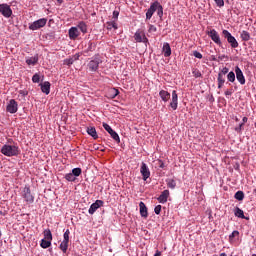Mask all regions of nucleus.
<instances>
[{"instance_id": "obj_6", "label": "nucleus", "mask_w": 256, "mask_h": 256, "mask_svg": "<svg viewBox=\"0 0 256 256\" xmlns=\"http://www.w3.org/2000/svg\"><path fill=\"white\" fill-rule=\"evenodd\" d=\"M69 235H71V232L69 231V229H67L65 232H64V239L63 241L61 242L59 248L64 252V253H67V249H69Z\"/></svg>"}, {"instance_id": "obj_59", "label": "nucleus", "mask_w": 256, "mask_h": 256, "mask_svg": "<svg viewBox=\"0 0 256 256\" xmlns=\"http://www.w3.org/2000/svg\"><path fill=\"white\" fill-rule=\"evenodd\" d=\"M21 94H22V95H27V93H25V92H21Z\"/></svg>"}, {"instance_id": "obj_29", "label": "nucleus", "mask_w": 256, "mask_h": 256, "mask_svg": "<svg viewBox=\"0 0 256 256\" xmlns=\"http://www.w3.org/2000/svg\"><path fill=\"white\" fill-rule=\"evenodd\" d=\"M51 245V240H47V239H42L40 246L42 247V249H49V246Z\"/></svg>"}, {"instance_id": "obj_17", "label": "nucleus", "mask_w": 256, "mask_h": 256, "mask_svg": "<svg viewBox=\"0 0 256 256\" xmlns=\"http://www.w3.org/2000/svg\"><path fill=\"white\" fill-rule=\"evenodd\" d=\"M40 86L42 93H45V95H49V93H51V83L49 81L40 84Z\"/></svg>"}, {"instance_id": "obj_13", "label": "nucleus", "mask_w": 256, "mask_h": 256, "mask_svg": "<svg viewBox=\"0 0 256 256\" xmlns=\"http://www.w3.org/2000/svg\"><path fill=\"white\" fill-rule=\"evenodd\" d=\"M103 61H101L98 57L94 58L88 63L89 71L95 72L99 69V65H101Z\"/></svg>"}, {"instance_id": "obj_30", "label": "nucleus", "mask_w": 256, "mask_h": 256, "mask_svg": "<svg viewBox=\"0 0 256 256\" xmlns=\"http://www.w3.org/2000/svg\"><path fill=\"white\" fill-rule=\"evenodd\" d=\"M234 198L237 199V201H243V199H245V193H243V191H237Z\"/></svg>"}, {"instance_id": "obj_3", "label": "nucleus", "mask_w": 256, "mask_h": 256, "mask_svg": "<svg viewBox=\"0 0 256 256\" xmlns=\"http://www.w3.org/2000/svg\"><path fill=\"white\" fill-rule=\"evenodd\" d=\"M47 25V18H41L29 24L30 31H37Z\"/></svg>"}, {"instance_id": "obj_2", "label": "nucleus", "mask_w": 256, "mask_h": 256, "mask_svg": "<svg viewBox=\"0 0 256 256\" xmlns=\"http://www.w3.org/2000/svg\"><path fill=\"white\" fill-rule=\"evenodd\" d=\"M222 35L224 39L227 40L232 49H237V47H239V42H237V39H235L228 30H223Z\"/></svg>"}, {"instance_id": "obj_1", "label": "nucleus", "mask_w": 256, "mask_h": 256, "mask_svg": "<svg viewBox=\"0 0 256 256\" xmlns=\"http://www.w3.org/2000/svg\"><path fill=\"white\" fill-rule=\"evenodd\" d=\"M0 152L2 155H5V157H17V155L21 153V150H19V146L17 145L5 144L2 146Z\"/></svg>"}, {"instance_id": "obj_11", "label": "nucleus", "mask_w": 256, "mask_h": 256, "mask_svg": "<svg viewBox=\"0 0 256 256\" xmlns=\"http://www.w3.org/2000/svg\"><path fill=\"white\" fill-rule=\"evenodd\" d=\"M140 173L142 175L143 181H147L149 177H151V171L149 170V166L145 162H142L140 167Z\"/></svg>"}, {"instance_id": "obj_25", "label": "nucleus", "mask_w": 256, "mask_h": 256, "mask_svg": "<svg viewBox=\"0 0 256 256\" xmlns=\"http://www.w3.org/2000/svg\"><path fill=\"white\" fill-rule=\"evenodd\" d=\"M77 29L81 31V33H87V24L84 21H81L77 25Z\"/></svg>"}, {"instance_id": "obj_31", "label": "nucleus", "mask_w": 256, "mask_h": 256, "mask_svg": "<svg viewBox=\"0 0 256 256\" xmlns=\"http://www.w3.org/2000/svg\"><path fill=\"white\" fill-rule=\"evenodd\" d=\"M39 61V58L37 57H31L26 60L27 65H37V62Z\"/></svg>"}, {"instance_id": "obj_19", "label": "nucleus", "mask_w": 256, "mask_h": 256, "mask_svg": "<svg viewBox=\"0 0 256 256\" xmlns=\"http://www.w3.org/2000/svg\"><path fill=\"white\" fill-rule=\"evenodd\" d=\"M167 199H169V190H164L157 198V200L162 204L167 203Z\"/></svg>"}, {"instance_id": "obj_51", "label": "nucleus", "mask_w": 256, "mask_h": 256, "mask_svg": "<svg viewBox=\"0 0 256 256\" xmlns=\"http://www.w3.org/2000/svg\"><path fill=\"white\" fill-rule=\"evenodd\" d=\"M242 130H243V123L239 124V126L235 128V131H237V133H241Z\"/></svg>"}, {"instance_id": "obj_38", "label": "nucleus", "mask_w": 256, "mask_h": 256, "mask_svg": "<svg viewBox=\"0 0 256 256\" xmlns=\"http://www.w3.org/2000/svg\"><path fill=\"white\" fill-rule=\"evenodd\" d=\"M81 173H82L81 168H74V169L72 170V174H73L75 177H79V175H81Z\"/></svg>"}, {"instance_id": "obj_48", "label": "nucleus", "mask_w": 256, "mask_h": 256, "mask_svg": "<svg viewBox=\"0 0 256 256\" xmlns=\"http://www.w3.org/2000/svg\"><path fill=\"white\" fill-rule=\"evenodd\" d=\"M153 13H155V12H153L152 10H147V12H146V19H151V17H153Z\"/></svg>"}, {"instance_id": "obj_57", "label": "nucleus", "mask_w": 256, "mask_h": 256, "mask_svg": "<svg viewBox=\"0 0 256 256\" xmlns=\"http://www.w3.org/2000/svg\"><path fill=\"white\" fill-rule=\"evenodd\" d=\"M220 256H227L225 252L221 253Z\"/></svg>"}, {"instance_id": "obj_37", "label": "nucleus", "mask_w": 256, "mask_h": 256, "mask_svg": "<svg viewBox=\"0 0 256 256\" xmlns=\"http://www.w3.org/2000/svg\"><path fill=\"white\" fill-rule=\"evenodd\" d=\"M110 93H111V99H115V97H117V95H119V90L115 89V88H112L110 90Z\"/></svg>"}, {"instance_id": "obj_36", "label": "nucleus", "mask_w": 256, "mask_h": 256, "mask_svg": "<svg viewBox=\"0 0 256 256\" xmlns=\"http://www.w3.org/2000/svg\"><path fill=\"white\" fill-rule=\"evenodd\" d=\"M116 20H113L112 22H108L107 23V29L111 30V29H117V22H115Z\"/></svg>"}, {"instance_id": "obj_20", "label": "nucleus", "mask_w": 256, "mask_h": 256, "mask_svg": "<svg viewBox=\"0 0 256 256\" xmlns=\"http://www.w3.org/2000/svg\"><path fill=\"white\" fill-rule=\"evenodd\" d=\"M139 207H140L141 217H143L144 219H147V217H149V213L147 211V206L143 202H140Z\"/></svg>"}, {"instance_id": "obj_42", "label": "nucleus", "mask_w": 256, "mask_h": 256, "mask_svg": "<svg viewBox=\"0 0 256 256\" xmlns=\"http://www.w3.org/2000/svg\"><path fill=\"white\" fill-rule=\"evenodd\" d=\"M219 74L224 76L229 75V68L224 67L223 69L220 70Z\"/></svg>"}, {"instance_id": "obj_34", "label": "nucleus", "mask_w": 256, "mask_h": 256, "mask_svg": "<svg viewBox=\"0 0 256 256\" xmlns=\"http://www.w3.org/2000/svg\"><path fill=\"white\" fill-rule=\"evenodd\" d=\"M159 5H160L159 2H158V1H155L154 3H152V4L150 5L149 10L152 11L153 13H155V11H157Z\"/></svg>"}, {"instance_id": "obj_22", "label": "nucleus", "mask_w": 256, "mask_h": 256, "mask_svg": "<svg viewBox=\"0 0 256 256\" xmlns=\"http://www.w3.org/2000/svg\"><path fill=\"white\" fill-rule=\"evenodd\" d=\"M87 133L88 135H90V137L94 139H99V135H97V129H95V127H88Z\"/></svg>"}, {"instance_id": "obj_56", "label": "nucleus", "mask_w": 256, "mask_h": 256, "mask_svg": "<svg viewBox=\"0 0 256 256\" xmlns=\"http://www.w3.org/2000/svg\"><path fill=\"white\" fill-rule=\"evenodd\" d=\"M57 3H59V5H61V3H63V0H56Z\"/></svg>"}, {"instance_id": "obj_62", "label": "nucleus", "mask_w": 256, "mask_h": 256, "mask_svg": "<svg viewBox=\"0 0 256 256\" xmlns=\"http://www.w3.org/2000/svg\"><path fill=\"white\" fill-rule=\"evenodd\" d=\"M223 57H225V56H222L220 59H223Z\"/></svg>"}, {"instance_id": "obj_58", "label": "nucleus", "mask_w": 256, "mask_h": 256, "mask_svg": "<svg viewBox=\"0 0 256 256\" xmlns=\"http://www.w3.org/2000/svg\"><path fill=\"white\" fill-rule=\"evenodd\" d=\"M92 45H93V44H92V43H90V46H89V48H88V50H89V51H91V47H92Z\"/></svg>"}, {"instance_id": "obj_4", "label": "nucleus", "mask_w": 256, "mask_h": 256, "mask_svg": "<svg viewBox=\"0 0 256 256\" xmlns=\"http://www.w3.org/2000/svg\"><path fill=\"white\" fill-rule=\"evenodd\" d=\"M22 197L28 203V205H31L35 201V196L31 193V188L25 186L22 191Z\"/></svg>"}, {"instance_id": "obj_33", "label": "nucleus", "mask_w": 256, "mask_h": 256, "mask_svg": "<svg viewBox=\"0 0 256 256\" xmlns=\"http://www.w3.org/2000/svg\"><path fill=\"white\" fill-rule=\"evenodd\" d=\"M235 237H239V231L234 230L230 235H229V242L233 243V239H235Z\"/></svg>"}, {"instance_id": "obj_15", "label": "nucleus", "mask_w": 256, "mask_h": 256, "mask_svg": "<svg viewBox=\"0 0 256 256\" xmlns=\"http://www.w3.org/2000/svg\"><path fill=\"white\" fill-rule=\"evenodd\" d=\"M105 202H103L102 200H96L95 203L91 204L88 213L90 215H93L95 213V211H97V209H99V207H103Z\"/></svg>"}, {"instance_id": "obj_44", "label": "nucleus", "mask_w": 256, "mask_h": 256, "mask_svg": "<svg viewBox=\"0 0 256 256\" xmlns=\"http://www.w3.org/2000/svg\"><path fill=\"white\" fill-rule=\"evenodd\" d=\"M148 31H149V33H155V32H157V27H155V25H153V24H150Z\"/></svg>"}, {"instance_id": "obj_24", "label": "nucleus", "mask_w": 256, "mask_h": 256, "mask_svg": "<svg viewBox=\"0 0 256 256\" xmlns=\"http://www.w3.org/2000/svg\"><path fill=\"white\" fill-rule=\"evenodd\" d=\"M217 83L218 89H223V85H225V75L218 73Z\"/></svg>"}, {"instance_id": "obj_26", "label": "nucleus", "mask_w": 256, "mask_h": 256, "mask_svg": "<svg viewBox=\"0 0 256 256\" xmlns=\"http://www.w3.org/2000/svg\"><path fill=\"white\" fill-rule=\"evenodd\" d=\"M166 185L169 189H175L177 187V182L173 179H167Z\"/></svg>"}, {"instance_id": "obj_47", "label": "nucleus", "mask_w": 256, "mask_h": 256, "mask_svg": "<svg viewBox=\"0 0 256 256\" xmlns=\"http://www.w3.org/2000/svg\"><path fill=\"white\" fill-rule=\"evenodd\" d=\"M214 1L218 7H223L225 5L224 0H214Z\"/></svg>"}, {"instance_id": "obj_52", "label": "nucleus", "mask_w": 256, "mask_h": 256, "mask_svg": "<svg viewBox=\"0 0 256 256\" xmlns=\"http://www.w3.org/2000/svg\"><path fill=\"white\" fill-rule=\"evenodd\" d=\"M79 57L80 55L79 54H75L74 56H72V60L75 62V61H79Z\"/></svg>"}, {"instance_id": "obj_46", "label": "nucleus", "mask_w": 256, "mask_h": 256, "mask_svg": "<svg viewBox=\"0 0 256 256\" xmlns=\"http://www.w3.org/2000/svg\"><path fill=\"white\" fill-rule=\"evenodd\" d=\"M161 205H157L155 208H154V212L156 215H160L161 214Z\"/></svg>"}, {"instance_id": "obj_53", "label": "nucleus", "mask_w": 256, "mask_h": 256, "mask_svg": "<svg viewBox=\"0 0 256 256\" xmlns=\"http://www.w3.org/2000/svg\"><path fill=\"white\" fill-rule=\"evenodd\" d=\"M159 167H160V169H164L165 168V163H163V161H159Z\"/></svg>"}, {"instance_id": "obj_63", "label": "nucleus", "mask_w": 256, "mask_h": 256, "mask_svg": "<svg viewBox=\"0 0 256 256\" xmlns=\"http://www.w3.org/2000/svg\"><path fill=\"white\" fill-rule=\"evenodd\" d=\"M252 256H256V254H253Z\"/></svg>"}, {"instance_id": "obj_50", "label": "nucleus", "mask_w": 256, "mask_h": 256, "mask_svg": "<svg viewBox=\"0 0 256 256\" xmlns=\"http://www.w3.org/2000/svg\"><path fill=\"white\" fill-rule=\"evenodd\" d=\"M224 95H225L226 97H231V95H233V90H226V91L224 92Z\"/></svg>"}, {"instance_id": "obj_35", "label": "nucleus", "mask_w": 256, "mask_h": 256, "mask_svg": "<svg viewBox=\"0 0 256 256\" xmlns=\"http://www.w3.org/2000/svg\"><path fill=\"white\" fill-rule=\"evenodd\" d=\"M192 75L193 77H195V79H199V77H202L201 71H199V69L194 68L192 70Z\"/></svg>"}, {"instance_id": "obj_28", "label": "nucleus", "mask_w": 256, "mask_h": 256, "mask_svg": "<svg viewBox=\"0 0 256 256\" xmlns=\"http://www.w3.org/2000/svg\"><path fill=\"white\" fill-rule=\"evenodd\" d=\"M44 239L48 241H53V234L51 233L50 229L44 230Z\"/></svg>"}, {"instance_id": "obj_49", "label": "nucleus", "mask_w": 256, "mask_h": 256, "mask_svg": "<svg viewBox=\"0 0 256 256\" xmlns=\"http://www.w3.org/2000/svg\"><path fill=\"white\" fill-rule=\"evenodd\" d=\"M112 19H114V21H117V19H119V11H117V10L113 11Z\"/></svg>"}, {"instance_id": "obj_21", "label": "nucleus", "mask_w": 256, "mask_h": 256, "mask_svg": "<svg viewBox=\"0 0 256 256\" xmlns=\"http://www.w3.org/2000/svg\"><path fill=\"white\" fill-rule=\"evenodd\" d=\"M234 215L235 217H238L239 219H246L248 221L249 217H245V213L243 212V210L239 207H236L234 209Z\"/></svg>"}, {"instance_id": "obj_14", "label": "nucleus", "mask_w": 256, "mask_h": 256, "mask_svg": "<svg viewBox=\"0 0 256 256\" xmlns=\"http://www.w3.org/2000/svg\"><path fill=\"white\" fill-rule=\"evenodd\" d=\"M235 73H236V79L240 85H245L246 80H245V75H243V71L239 66L235 67Z\"/></svg>"}, {"instance_id": "obj_39", "label": "nucleus", "mask_w": 256, "mask_h": 256, "mask_svg": "<svg viewBox=\"0 0 256 256\" xmlns=\"http://www.w3.org/2000/svg\"><path fill=\"white\" fill-rule=\"evenodd\" d=\"M65 179L66 181H75V176L73 175V173H68L65 175Z\"/></svg>"}, {"instance_id": "obj_8", "label": "nucleus", "mask_w": 256, "mask_h": 256, "mask_svg": "<svg viewBox=\"0 0 256 256\" xmlns=\"http://www.w3.org/2000/svg\"><path fill=\"white\" fill-rule=\"evenodd\" d=\"M0 13L3 17L9 19V17L13 15V10H11V6H9V4H0Z\"/></svg>"}, {"instance_id": "obj_43", "label": "nucleus", "mask_w": 256, "mask_h": 256, "mask_svg": "<svg viewBox=\"0 0 256 256\" xmlns=\"http://www.w3.org/2000/svg\"><path fill=\"white\" fill-rule=\"evenodd\" d=\"M194 57H196V59H203V54H201L199 51L195 50L193 52Z\"/></svg>"}, {"instance_id": "obj_10", "label": "nucleus", "mask_w": 256, "mask_h": 256, "mask_svg": "<svg viewBox=\"0 0 256 256\" xmlns=\"http://www.w3.org/2000/svg\"><path fill=\"white\" fill-rule=\"evenodd\" d=\"M169 107H171L173 111H177V107H179V95L177 94V90L172 91V98Z\"/></svg>"}, {"instance_id": "obj_7", "label": "nucleus", "mask_w": 256, "mask_h": 256, "mask_svg": "<svg viewBox=\"0 0 256 256\" xmlns=\"http://www.w3.org/2000/svg\"><path fill=\"white\" fill-rule=\"evenodd\" d=\"M206 33L208 37H210L212 41L216 43V45H219V47H221L222 45L221 37L219 36V33L217 32V30L212 29L210 31H207Z\"/></svg>"}, {"instance_id": "obj_61", "label": "nucleus", "mask_w": 256, "mask_h": 256, "mask_svg": "<svg viewBox=\"0 0 256 256\" xmlns=\"http://www.w3.org/2000/svg\"><path fill=\"white\" fill-rule=\"evenodd\" d=\"M2 235H3V233H2L1 230H0V237H2Z\"/></svg>"}, {"instance_id": "obj_12", "label": "nucleus", "mask_w": 256, "mask_h": 256, "mask_svg": "<svg viewBox=\"0 0 256 256\" xmlns=\"http://www.w3.org/2000/svg\"><path fill=\"white\" fill-rule=\"evenodd\" d=\"M18 110L19 104L17 103V101H15V99H11L6 107V111L8 113L14 114L17 113Z\"/></svg>"}, {"instance_id": "obj_16", "label": "nucleus", "mask_w": 256, "mask_h": 256, "mask_svg": "<svg viewBox=\"0 0 256 256\" xmlns=\"http://www.w3.org/2000/svg\"><path fill=\"white\" fill-rule=\"evenodd\" d=\"M68 35H69L70 39L75 41V39H77V37H79V35H81V33L79 32V28L71 27L68 31Z\"/></svg>"}, {"instance_id": "obj_45", "label": "nucleus", "mask_w": 256, "mask_h": 256, "mask_svg": "<svg viewBox=\"0 0 256 256\" xmlns=\"http://www.w3.org/2000/svg\"><path fill=\"white\" fill-rule=\"evenodd\" d=\"M73 63H75L74 60H73V58H68V59H65V60H64V64H65V65H68V66H69V65H73Z\"/></svg>"}, {"instance_id": "obj_27", "label": "nucleus", "mask_w": 256, "mask_h": 256, "mask_svg": "<svg viewBox=\"0 0 256 256\" xmlns=\"http://www.w3.org/2000/svg\"><path fill=\"white\" fill-rule=\"evenodd\" d=\"M240 37L242 39V41H249V39H251V34H249V32L243 30L240 34Z\"/></svg>"}, {"instance_id": "obj_54", "label": "nucleus", "mask_w": 256, "mask_h": 256, "mask_svg": "<svg viewBox=\"0 0 256 256\" xmlns=\"http://www.w3.org/2000/svg\"><path fill=\"white\" fill-rule=\"evenodd\" d=\"M247 121H248V118L247 117H243V119H242L243 125H245V123H247Z\"/></svg>"}, {"instance_id": "obj_32", "label": "nucleus", "mask_w": 256, "mask_h": 256, "mask_svg": "<svg viewBox=\"0 0 256 256\" xmlns=\"http://www.w3.org/2000/svg\"><path fill=\"white\" fill-rule=\"evenodd\" d=\"M235 72L233 71H230L228 74H227V79L229 81V83H233L235 81Z\"/></svg>"}, {"instance_id": "obj_55", "label": "nucleus", "mask_w": 256, "mask_h": 256, "mask_svg": "<svg viewBox=\"0 0 256 256\" xmlns=\"http://www.w3.org/2000/svg\"><path fill=\"white\" fill-rule=\"evenodd\" d=\"M154 256H161V251L157 250Z\"/></svg>"}, {"instance_id": "obj_40", "label": "nucleus", "mask_w": 256, "mask_h": 256, "mask_svg": "<svg viewBox=\"0 0 256 256\" xmlns=\"http://www.w3.org/2000/svg\"><path fill=\"white\" fill-rule=\"evenodd\" d=\"M32 81L33 83H39V81H41V76H39L38 73L34 74L32 77Z\"/></svg>"}, {"instance_id": "obj_60", "label": "nucleus", "mask_w": 256, "mask_h": 256, "mask_svg": "<svg viewBox=\"0 0 256 256\" xmlns=\"http://www.w3.org/2000/svg\"><path fill=\"white\" fill-rule=\"evenodd\" d=\"M253 193H255V195H256V188L253 190Z\"/></svg>"}, {"instance_id": "obj_23", "label": "nucleus", "mask_w": 256, "mask_h": 256, "mask_svg": "<svg viewBox=\"0 0 256 256\" xmlns=\"http://www.w3.org/2000/svg\"><path fill=\"white\" fill-rule=\"evenodd\" d=\"M163 53L164 57H171V45H169V43H164Z\"/></svg>"}, {"instance_id": "obj_18", "label": "nucleus", "mask_w": 256, "mask_h": 256, "mask_svg": "<svg viewBox=\"0 0 256 256\" xmlns=\"http://www.w3.org/2000/svg\"><path fill=\"white\" fill-rule=\"evenodd\" d=\"M159 97H160V99H162V101L164 103H167V101H169V99H171V93H169L166 90H160Z\"/></svg>"}, {"instance_id": "obj_41", "label": "nucleus", "mask_w": 256, "mask_h": 256, "mask_svg": "<svg viewBox=\"0 0 256 256\" xmlns=\"http://www.w3.org/2000/svg\"><path fill=\"white\" fill-rule=\"evenodd\" d=\"M157 15H158V17H163V6L160 4L159 6H158V8H157Z\"/></svg>"}, {"instance_id": "obj_5", "label": "nucleus", "mask_w": 256, "mask_h": 256, "mask_svg": "<svg viewBox=\"0 0 256 256\" xmlns=\"http://www.w3.org/2000/svg\"><path fill=\"white\" fill-rule=\"evenodd\" d=\"M103 128L105 129V131H107V133H109V135L112 137V139L114 141H116V143H121V138H119V134H117V132H115V130H113V128H111V126H109V124L107 123H103Z\"/></svg>"}, {"instance_id": "obj_9", "label": "nucleus", "mask_w": 256, "mask_h": 256, "mask_svg": "<svg viewBox=\"0 0 256 256\" xmlns=\"http://www.w3.org/2000/svg\"><path fill=\"white\" fill-rule=\"evenodd\" d=\"M134 39L136 43H145L146 45L149 43V39H147V36H145V32L143 31H136L134 34Z\"/></svg>"}]
</instances>
